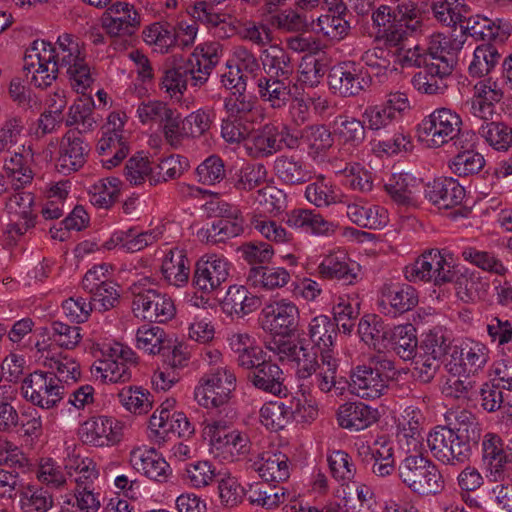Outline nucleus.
<instances>
[{
  "mask_svg": "<svg viewBox=\"0 0 512 512\" xmlns=\"http://www.w3.org/2000/svg\"><path fill=\"white\" fill-rule=\"evenodd\" d=\"M230 270L231 264L224 256L204 255L196 262L193 285L205 293H211L227 281Z\"/></svg>",
  "mask_w": 512,
  "mask_h": 512,
  "instance_id": "20",
  "label": "nucleus"
},
{
  "mask_svg": "<svg viewBox=\"0 0 512 512\" xmlns=\"http://www.w3.org/2000/svg\"><path fill=\"white\" fill-rule=\"evenodd\" d=\"M404 276L412 283L425 282L442 286L455 280L457 270L450 254L431 249L407 265L404 268Z\"/></svg>",
  "mask_w": 512,
  "mask_h": 512,
  "instance_id": "6",
  "label": "nucleus"
},
{
  "mask_svg": "<svg viewBox=\"0 0 512 512\" xmlns=\"http://www.w3.org/2000/svg\"><path fill=\"white\" fill-rule=\"evenodd\" d=\"M463 42L453 39L445 52L432 57L424 67V72L416 73L412 78L413 87L428 95H441L449 87L448 80L456 64V53L462 48Z\"/></svg>",
  "mask_w": 512,
  "mask_h": 512,
  "instance_id": "7",
  "label": "nucleus"
},
{
  "mask_svg": "<svg viewBox=\"0 0 512 512\" xmlns=\"http://www.w3.org/2000/svg\"><path fill=\"white\" fill-rule=\"evenodd\" d=\"M317 271L323 279L337 280L345 285H351L358 278L359 266L343 251H336L324 256Z\"/></svg>",
  "mask_w": 512,
  "mask_h": 512,
  "instance_id": "33",
  "label": "nucleus"
},
{
  "mask_svg": "<svg viewBox=\"0 0 512 512\" xmlns=\"http://www.w3.org/2000/svg\"><path fill=\"white\" fill-rule=\"evenodd\" d=\"M130 463L147 478L158 483H165L172 475L167 461L155 449L138 447L130 452Z\"/></svg>",
  "mask_w": 512,
  "mask_h": 512,
  "instance_id": "30",
  "label": "nucleus"
},
{
  "mask_svg": "<svg viewBox=\"0 0 512 512\" xmlns=\"http://www.w3.org/2000/svg\"><path fill=\"white\" fill-rule=\"evenodd\" d=\"M314 29L330 41L343 40L350 31V24L345 19L344 13L323 14L313 21Z\"/></svg>",
  "mask_w": 512,
  "mask_h": 512,
  "instance_id": "59",
  "label": "nucleus"
},
{
  "mask_svg": "<svg viewBox=\"0 0 512 512\" xmlns=\"http://www.w3.org/2000/svg\"><path fill=\"white\" fill-rule=\"evenodd\" d=\"M299 309L288 299H273L265 304L259 315L261 328L271 334L290 336L298 326Z\"/></svg>",
  "mask_w": 512,
  "mask_h": 512,
  "instance_id": "13",
  "label": "nucleus"
},
{
  "mask_svg": "<svg viewBox=\"0 0 512 512\" xmlns=\"http://www.w3.org/2000/svg\"><path fill=\"white\" fill-rule=\"evenodd\" d=\"M236 388V376L230 367L208 370L194 389V398L200 406L218 408L228 402Z\"/></svg>",
  "mask_w": 512,
  "mask_h": 512,
  "instance_id": "10",
  "label": "nucleus"
},
{
  "mask_svg": "<svg viewBox=\"0 0 512 512\" xmlns=\"http://www.w3.org/2000/svg\"><path fill=\"white\" fill-rule=\"evenodd\" d=\"M451 357L459 359L464 372L475 373L481 370L489 360V348L482 342L466 339L454 348Z\"/></svg>",
  "mask_w": 512,
  "mask_h": 512,
  "instance_id": "40",
  "label": "nucleus"
},
{
  "mask_svg": "<svg viewBox=\"0 0 512 512\" xmlns=\"http://www.w3.org/2000/svg\"><path fill=\"white\" fill-rule=\"evenodd\" d=\"M34 195L30 192H16L5 204L9 222L5 234L11 241H17L26 232L35 227L37 215L34 212Z\"/></svg>",
  "mask_w": 512,
  "mask_h": 512,
  "instance_id": "14",
  "label": "nucleus"
},
{
  "mask_svg": "<svg viewBox=\"0 0 512 512\" xmlns=\"http://www.w3.org/2000/svg\"><path fill=\"white\" fill-rule=\"evenodd\" d=\"M196 75L193 59L175 62L163 72L160 88L170 97L182 96L187 89L188 79L193 83V76Z\"/></svg>",
  "mask_w": 512,
  "mask_h": 512,
  "instance_id": "38",
  "label": "nucleus"
},
{
  "mask_svg": "<svg viewBox=\"0 0 512 512\" xmlns=\"http://www.w3.org/2000/svg\"><path fill=\"white\" fill-rule=\"evenodd\" d=\"M47 52H51V60L58 73L65 70L71 87L83 96L94 82L91 69L86 61L85 49L80 41L71 34L58 36L55 44L46 42Z\"/></svg>",
  "mask_w": 512,
  "mask_h": 512,
  "instance_id": "3",
  "label": "nucleus"
},
{
  "mask_svg": "<svg viewBox=\"0 0 512 512\" xmlns=\"http://www.w3.org/2000/svg\"><path fill=\"white\" fill-rule=\"evenodd\" d=\"M45 40H36L26 51L23 70L27 81L36 88H47L58 76V71L51 60V52L46 50Z\"/></svg>",
  "mask_w": 512,
  "mask_h": 512,
  "instance_id": "15",
  "label": "nucleus"
},
{
  "mask_svg": "<svg viewBox=\"0 0 512 512\" xmlns=\"http://www.w3.org/2000/svg\"><path fill=\"white\" fill-rule=\"evenodd\" d=\"M136 347L150 355L162 354L170 349V340L161 327L142 325L136 331Z\"/></svg>",
  "mask_w": 512,
  "mask_h": 512,
  "instance_id": "51",
  "label": "nucleus"
},
{
  "mask_svg": "<svg viewBox=\"0 0 512 512\" xmlns=\"http://www.w3.org/2000/svg\"><path fill=\"white\" fill-rule=\"evenodd\" d=\"M273 171L277 179L285 185H302L312 179V171L302 157L280 155L276 157Z\"/></svg>",
  "mask_w": 512,
  "mask_h": 512,
  "instance_id": "34",
  "label": "nucleus"
},
{
  "mask_svg": "<svg viewBox=\"0 0 512 512\" xmlns=\"http://www.w3.org/2000/svg\"><path fill=\"white\" fill-rule=\"evenodd\" d=\"M292 407H287L282 401H270L260 409V420L268 429L281 430L293 419Z\"/></svg>",
  "mask_w": 512,
  "mask_h": 512,
  "instance_id": "61",
  "label": "nucleus"
},
{
  "mask_svg": "<svg viewBox=\"0 0 512 512\" xmlns=\"http://www.w3.org/2000/svg\"><path fill=\"white\" fill-rule=\"evenodd\" d=\"M268 349L280 360L294 363L297 377L312 378L311 384L320 392L328 393L335 388L339 361L333 352H320L319 361V350L305 343V340L274 341L268 345Z\"/></svg>",
  "mask_w": 512,
  "mask_h": 512,
  "instance_id": "1",
  "label": "nucleus"
},
{
  "mask_svg": "<svg viewBox=\"0 0 512 512\" xmlns=\"http://www.w3.org/2000/svg\"><path fill=\"white\" fill-rule=\"evenodd\" d=\"M462 119L454 110L446 107L435 109L418 125L419 137L430 147L438 148L458 137Z\"/></svg>",
  "mask_w": 512,
  "mask_h": 512,
  "instance_id": "11",
  "label": "nucleus"
},
{
  "mask_svg": "<svg viewBox=\"0 0 512 512\" xmlns=\"http://www.w3.org/2000/svg\"><path fill=\"white\" fill-rule=\"evenodd\" d=\"M132 309L137 318L159 323L172 319L176 311L171 297L154 289L135 294Z\"/></svg>",
  "mask_w": 512,
  "mask_h": 512,
  "instance_id": "19",
  "label": "nucleus"
},
{
  "mask_svg": "<svg viewBox=\"0 0 512 512\" xmlns=\"http://www.w3.org/2000/svg\"><path fill=\"white\" fill-rule=\"evenodd\" d=\"M150 437L158 444L164 443L170 434L178 437H186L194 432V427L182 412L174 411L172 416L162 411L160 414L153 413L150 417Z\"/></svg>",
  "mask_w": 512,
  "mask_h": 512,
  "instance_id": "29",
  "label": "nucleus"
},
{
  "mask_svg": "<svg viewBox=\"0 0 512 512\" xmlns=\"http://www.w3.org/2000/svg\"><path fill=\"white\" fill-rule=\"evenodd\" d=\"M124 422L109 416L91 417L79 428V437L85 444L94 447L113 446L119 443L124 435Z\"/></svg>",
  "mask_w": 512,
  "mask_h": 512,
  "instance_id": "18",
  "label": "nucleus"
},
{
  "mask_svg": "<svg viewBox=\"0 0 512 512\" xmlns=\"http://www.w3.org/2000/svg\"><path fill=\"white\" fill-rule=\"evenodd\" d=\"M453 39L446 37L442 34L433 35L430 38L427 49H422L416 45L413 48H408L407 45L394 55L395 69L401 67H425L432 57L437 54L445 52L448 45Z\"/></svg>",
  "mask_w": 512,
  "mask_h": 512,
  "instance_id": "28",
  "label": "nucleus"
},
{
  "mask_svg": "<svg viewBox=\"0 0 512 512\" xmlns=\"http://www.w3.org/2000/svg\"><path fill=\"white\" fill-rule=\"evenodd\" d=\"M363 120L350 116H338L333 122V135L342 157L357 154L366 140Z\"/></svg>",
  "mask_w": 512,
  "mask_h": 512,
  "instance_id": "26",
  "label": "nucleus"
},
{
  "mask_svg": "<svg viewBox=\"0 0 512 512\" xmlns=\"http://www.w3.org/2000/svg\"><path fill=\"white\" fill-rule=\"evenodd\" d=\"M250 468L266 482H283L290 477V464L286 454L265 451L249 458Z\"/></svg>",
  "mask_w": 512,
  "mask_h": 512,
  "instance_id": "32",
  "label": "nucleus"
},
{
  "mask_svg": "<svg viewBox=\"0 0 512 512\" xmlns=\"http://www.w3.org/2000/svg\"><path fill=\"white\" fill-rule=\"evenodd\" d=\"M226 0H198L189 9L195 21L206 26L215 37L228 39L237 32L236 19L216 6Z\"/></svg>",
  "mask_w": 512,
  "mask_h": 512,
  "instance_id": "16",
  "label": "nucleus"
},
{
  "mask_svg": "<svg viewBox=\"0 0 512 512\" xmlns=\"http://www.w3.org/2000/svg\"><path fill=\"white\" fill-rule=\"evenodd\" d=\"M394 375V362L386 355L376 354L351 370L349 387L354 395L374 400L386 392Z\"/></svg>",
  "mask_w": 512,
  "mask_h": 512,
  "instance_id": "4",
  "label": "nucleus"
},
{
  "mask_svg": "<svg viewBox=\"0 0 512 512\" xmlns=\"http://www.w3.org/2000/svg\"><path fill=\"white\" fill-rule=\"evenodd\" d=\"M24 124L20 117L11 116L0 126V151L10 155L4 158V169L16 189L31 183L34 152L22 144Z\"/></svg>",
  "mask_w": 512,
  "mask_h": 512,
  "instance_id": "2",
  "label": "nucleus"
},
{
  "mask_svg": "<svg viewBox=\"0 0 512 512\" xmlns=\"http://www.w3.org/2000/svg\"><path fill=\"white\" fill-rule=\"evenodd\" d=\"M427 444L439 462L457 466L469 461L479 442L455 432L451 427L437 426L428 434Z\"/></svg>",
  "mask_w": 512,
  "mask_h": 512,
  "instance_id": "8",
  "label": "nucleus"
},
{
  "mask_svg": "<svg viewBox=\"0 0 512 512\" xmlns=\"http://www.w3.org/2000/svg\"><path fill=\"white\" fill-rule=\"evenodd\" d=\"M424 194L438 209L455 208L453 217L463 215L460 205L465 198V189L457 180L450 177L437 178L426 185Z\"/></svg>",
  "mask_w": 512,
  "mask_h": 512,
  "instance_id": "23",
  "label": "nucleus"
},
{
  "mask_svg": "<svg viewBox=\"0 0 512 512\" xmlns=\"http://www.w3.org/2000/svg\"><path fill=\"white\" fill-rule=\"evenodd\" d=\"M280 131L273 124H265L257 130L250 131L244 143L246 154L252 159L270 157L282 149L279 139Z\"/></svg>",
  "mask_w": 512,
  "mask_h": 512,
  "instance_id": "31",
  "label": "nucleus"
},
{
  "mask_svg": "<svg viewBox=\"0 0 512 512\" xmlns=\"http://www.w3.org/2000/svg\"><path fill=\"white\" fill-rule=\"evenodd\" d=\"M291 276L290 273L282 267H251L247 275V281L254 287L273 290L282 288L288 284Z\"/></svg>",
  "mask_w": 512,
  "mask_h": 512,
  "instance_id": "48",
  "label": "nucleus"
},
{
  "mask_svg": "<svg viewBox=\"0 0 512 512\" xmlns=\"http://www.w3.org/2000/svg\"><path fill=\"white\" fill-rule=\"evenodd\" d=\"M251 449L250 438L245 432L231 430L221 444L213 449V452L225 461L235 462L247 457Z\"/></svg>",
  "mask_w": 512,
  "mask_h": 512,
  "instance_id": "45",
  "label": "nucleus"
},
{
  "mask_svg": "<svg viewBox=\"0 0 512 512\" xmlns=\"http://www.w3.org/2000/svg\"><path fill=\"white\" fill-rule=\"evenodd\" d=\"M286 223L292 228L314 235H330L335 231V225L332 222L310 209H293L287 214Z\"/></svg>",
  "mask_w": 512,
  "mask_h": 512,
  "instance_id": "41",
  "label": "nucleus"
},
{
  "mask_svg": "<svg viewBox=\"0 0 512 512\" xmlns=\"http://www.w3.org/2000/svg\"><path fill=\"white\" fill-rule=\"evenodd\" d=\"M190 261L184 250L173 248L166 254L161 271L165 280L175 287H182L188 283L190 276Z\"/></svg>",
  "mask_w": 512,
  "mask_h": 512,
  "instance_id": "42",
  "label": "nucleus"
},
{
  "mask_svg": "<svg viewBox=\"0 0 512 512\" xmlns=\"http://www.w3.org/2000/svg\"><path fill=\"white\" fill-rule=\"evenodd\" d=\"M378 410L363 402H348L339 407L337 420L340 427L350 431H361L378 419Z\"/></svg>",
  "mask_w": 512,
  "mask_h": 512,
  "instance_id": "35",
  "label": "nucleus"
},
{
  "mask_svg": "<svg viewBox=\"0 0 512 512\" xmlns=\"http://www.w3.org/2000/svg\"><path fill=\"white\" fill-rule=\"evenodd\" d=\"M501 58L497 48L492 44H482L476 47L468 66L469 75L481 78L488 75L499 63Z\"/></svg>",
  "mask_w": 512,
  "mask_h": 512,
  "instance_id": "56",
  "label": "nucleus"
},
{
  "mask_svg": "<svg viewBox=\"0 0 512 512\" xmlns=\"http://www.w3.org/2000/svg\"><path fill=\"white\" fill-rule=\"evenodd\" d=\"M261 62L266 73L264 78L290 79L293 65L287 52L277 45H270L261 53Z\"/></svg>",
  "mask_w": 512,
  "mask_h": 512,
  "instance_id": "43",
  "label": "nucleus"
},
{
  "mask_svg": "<svg viewBox=\"0 0 512 512\" xmlns=\"http://www.w3.org/2000/svg\"><path fill=\"white\" fill-rule=\"evenodd\" d=\"M140 24V15L134 6L120 1L111 4L102 18V26L111 36H131Z\"/></svg>",
  "mask_w": 512,
  "mask_h": 512,
  "instance_id": "25",
  "label": "nucleus"
},
{
  "mask_svg": "<svg viewBox=\"0 0 512 512\" xmlns=\"http://www.w3.org/2000/svg\"><path fill=\"white\" fill-rule=\"evenodd\" d=\"M189 168L187 158L180 155H171L162 159L157 165L153 166L154 174L150 178V186L161 182H167L181 177Z\"/></svg>",
  "mask_w": 512,
  "mask_h": 512,
  "instance_id": "60",
  "label": "nucleus"
},
{
  "mask_svg": "<svg viewBox=\"0 0 512 512\" xmlns=\"http://www.w3.org/2000/svg\"><path fill=\"white\" fill-rule=\"evenodd\" d=\"M122 125L119 116L111 114L107 125L102 128V136L97 142L96 151L101 157L102 166L106 169L118 166L129 153V147L120 130Z\"/></svg>",
  "mask_w": 512,
  "mask_h": 512,
  "instance_id": "17",
  "label": "nucleus"
},
{
  "mask_svg": "<svg viewBox=\"0 0 512 512\" xmlns=\"http://www.w3.org/2000/svg\"><path fill=\"white\" fill-rule=\"evenodd\" d=\"M382 302H387L394 313L412 310L418 304V293L408 284L385 285L382 288Z\"/></svg>",
  "mask_w": 512,
  "mask_h": 512,
  "instance_id": "49",
  "label": "nucleus"
},
{
  "mask_svg": "<svg viewBox=\"0 0 512 512\" xmlns=\"http://www.w3.org/2000/svg\"><path fill=\"white\" fill-rule=\"evenodd\" d=\"M248 498L252 503H256L267 509L277 507L288 497V491L283 486L271 485L266 481L264 483H255L249 486L247 490Z\"/></svg>",
  "mask_w": 512,
  "mask_h": 512,
  "instance_id": "55",
  "label": "nucleus"
},
{
  "mask_svg": "<svg viewBox=\"0 0 512 512\" xmlns=\"http://www.w3.org/2000/svg\"><path fill=\"white\" fill-rule=\"evenodd\" d=\"M89 146L78 131H68L62 138L56 167L63 174L78 171L86 163Z\"/></svg>",
  "mask_w": 512,
  "mask_h": 512,
  "instance_id": "27",
  "label": "nucleus"
},
{
  "mask_svg": "<svg viewBox=\"0 0 512 512\" xmlns=\"http://www.w3.org/2000/svg\"><path fill=\"white\" fill-rule=\"evenodd\" d=\"M402 483L413 493L430 496L444 489V480L437 465L422 452L406 456L398 468Z\"/></svg>",
  "mask_w": 512,
  "mask_h": 512,
  "instance_id": "5",
  "label": "nucleus"
},
{
  "mask_svg": "<svg viewBox=\"0 0 512 512\" xmlns=\"http://www.w3.org/2000/svg\"><path fill=\"white\" fill-rule=\"evenodd\" d=\"M223 310L229 315L243 317L260 306V299L244 286H230L222 302Z\"/></svg>",
  "mask_w": 512,
  "mask_h": 512,
  "instance_id": "44",
  "label": "nucleus"
},
{
  "mask_svg": "<svg viewBox=\"0 0 512 512\" xmlns=\"http://www.w3.org/2000/svg\"><path fill=\"white\" fill-rule=\"evenodd\" d=\"M423 421L422 412L413 406L406 407L398 419L396 437L400 448L407 454L424 450Z\"/></svg>",
  "mask_w": 512,
  "mask_h": 512,
  "instance_id": "24",
  "label": "nucleus"
},
{
  "mask_svg": "<svg viewBox=\"0 0 512 512\" xmlns=\"http://www.w3.org/2000/svg\"><path fill=\"white\" fill-rule=\"evenodd\" d=\"M346 214L351 222L362 228L380 229L388 223L386 209L363 199L347 203Z\"/></svg>",
  "mask_w": 512,
  "mask_h": 512,
  "instance_id": "36",
  "label": "nucleus"
},
{
  "mask_svg": "<svg viewBox=\"0 0 512 512\" xmlns=\"http://www.w3.org/2000/svg\"><path fill=\"white\" fill-rule=\"evenodd\" d=\"M194 65L197 75L193 76V86H202L207 82L211 70L219 62L222 54L221 45L218 42L204 43L196 48Z\"/></svg>",
  "mask_w": 512,
  "mask_h": 512,
  "instance_id": "47",
  "label": "nucleus"
},
{
  "mask_svg": "<svg viewBox=\"0 0 512 512\" xmlns=\"http://www.w3.org/2000/svg\"><path fill=\"white\" fill-rule=\"evenodd\" d=\"M305 198L318 208L341 202L338 199L335 187L323 175H320L316 181L306 186Z\"/></svg>",
  "mask_w": 512,
  "mask_h": 512,
  "instance_id": "63",
  "label": "nucleus"
},
{
  "mask_svg": "<svg viewBox=\"0 0 512 512\" xmlns=\"http://www.w3.org/2000/svg\"><path fill=\"white\" fill-rule=\"evenodd\" d=\"M22 397L41 409H53L64 398L65 386L50 372L34 371L21 383Z\"/></svg>",
  "mask_w": 512,
  "mask_h": 512,
  "instance_id": "12",
  "label": "nucleus"
},
{
  "mask_svg": "<svg viewBox=\"0 0 512 512\" xmlns=\"http://www.w3.org/2000/svg\"><path fill=\"white\" fill-rule=\"evenodd\" d=\"M477 131L495 150L507 151L512 145V128L503 122L483 121L478 125Z\"/></svg>",
  "mask_w": 512,
  "mask_h": 512,
  "instance_id": "58",
  "label": "nucleus"
},
{
  "mask_svg": "<svg viewBox=\"0 0 512 512\" xmlns=\"http://www.w3.org/2000/svg\"><path fill=\"white\" fill-rule=\"evenodd\" d=\"M122 182L116 177L100 179L89 188V201L98 208L107 209L118 199Z\"/></svg>",
  "mask_w": 512,
  "mask_h": 512,
  "instance_id": "54",
  "label": "nucleus"
},
{
  "mask_svg": "<svg viewBox=\"0 0 512 512\" xmlns=\"http://www.w3.org/2000/svg\"><path fill=\"white\" fill-rule=\"evenodd\" d=\"M482 464L490 482H501L509 476V460L501 437L495 433L481 436Z\"/></svg>",
  "mask_w": 512,
  "mask_h": 512,
  "instance_id": "22",
  "label": "nucleus"
},
{
  "mask_svg": "<svg viewBox=\"0 0 512 512\" xmlns=\"http://www.w3.org/2000/svg\"><path fill=\"white\" fill-rule=\"evenodd\" d=\"M142 35L148 45L154 46L161 53L175 46L174 25L168 22H155L147 26Z\"/></svg>",
  "mask_w": 512,
  "mask_h": 512,
  "instance_id": "62",
  "label": "nucleus"
},
{
  "mask_svg": "<svg viewBox=\"0 0 512 512\" xmlns=\"http://www.w3.org/2000/svg\"><path fill=\"white\" fill-rule=\"evenodd\" d=\"M252 385L264 392L276 396L286 395L287 388L284 385V373L281 368L270 360H264L249 375Z\"/></svg>",
  "mask_w": 512,
  "mask_h": 512,
  "instance_id": "37",
  "label": "nucleus"
},
{
  "mask_svg": "<svg viewBox=\"0 0 512 512\" xmlns=\"http://www.w3.org/2000/svg\"><path fill=\"white\" fill-rule=\"evenodd\" d=\"M412 324L398 325L390 330V347L402 359H411L416 353L417 338Z\"/></svg>",
  "mask_w": 512,
  "mask_h": 512,
  "instance_id": "57",
  "label": "nucleus"
},
{
  "mask_svg": "<svg viewBox=\"0 0 512 512\" xmlns=\"http://www.w3.org/2000/svg\"><path fill=\"white\" fill-rule=\"evenodd\" d=\"M307 334L313 343L312 346L319 352H333L337 331L335 323L328 316L318 315L312 318L308 324Z\"/></svg>",
  "mask_w": 512,
  "mask_h": 512,
  "instance_id": "46",
  "label": "nucleus"
},
{
  "mask_svg": "<svg viewBox=\"0 0 512 512\" xmlns=\"http://www.w3.org/2000/svg\"><path fill=\"white\" fill-rule=\"evenodd\" d=\"M94 103L90 97H81L69 108L66 124L69 126L76 125V129L81 136L95 129L97 119L93 112Z\"/></svg>",
  "mask_w": 512,
  "mask_h": 512,
  "instance_id": "52",
  "label": "nucleus"
},
{
  "mask_svg": "<svg viewBox=\"0 0 512 512\" xmlns=\"http://www.w3.org/2000/svg\"><path fill=\"white\" fill-rule=\"evenodd\" d=\"M103 359L96 360L91 373L104 383H125L132 378V368L138 364L136 353L128 346L114 342L103 345Z\"/></svg>",
  "mask_w": 512,
  "mask_h": 512,
  "instance_id": "9",
  "label": "nucleus"
},
{
  "mask_svg": "<svg viewBox=\"0 0 512 512\" xmlns=\"http://www.w3.org/2000/svg\"><path fill=\"white\" fill-rule=\"evenodd\" d=\"M65 470L70 477L74 476L76 488L79 489H93L99 477L97 465L90 458L69 457L65 463Z\"/></svg>",
  "mask_w": 512,
  "mask_h": 512,
  "instance_id": "50",
  "label": "nucleus"
},
{
  "mask_svg": "<svg viewBox=\"0 0 512 512\" xmlns=\"http://www.w3.org/2000/svg\"><path fill=\"white\" fill-rule=\"evenodd\" d=\"M290 85V79L280 78H260L257 82L260 97L273 108H281L289 101Z\"/></svg>",
  "mask_w": 512,
  "mask_h": 512,
  "instance_id": "53",
  "label": "nucleus"
},
{
  "mask_svg": "<svg viewBox=\"0 0 512 512\" xmlns=\"http://www.w3.org/2000/svg\"><path fill=\"white\" fill-rule=\"evenodd\" d=\"M358 334L361 340L378 354L385 355V351L390 347V329L376 315L368 314L360 319Z\"/></svg>",
  "mask_w": 512,
  "mask_h": 512,
  "instance_id": "39",
  "label": "nucleus"
},
{
  "mask_svg": "<svg viewBox=\"0 0 512 512\" xmlns=\"http://www.w3.org/2000/svg\"><path fill=\"white\" fill-rule=\"evenodd\" d=\"M370 81L364 68L351 61L334 66L328 75L330 88L343 97L358 95L370 85Z\"/></svg>",
  "mask_w": 512,
  "mask_h": 512,
  "instance_id": "21",
  "label": "nucleus"
},
{
  "mask_svg": "<svg viewBox=\"0 0 512 512\" xmlns=\"http://www.w3.org/2000/svg\"><path fill=\"white\" fill-rule=\"evenodd\" d=\"M53 503L52 495L42 487L28 486L20 493L21 512H47Z\"/></svg>",
  "mask_w": 512,
  "mask_h": 512,
  "instance_id": "64",
  "label": "nucleus"
}]
</instances>
